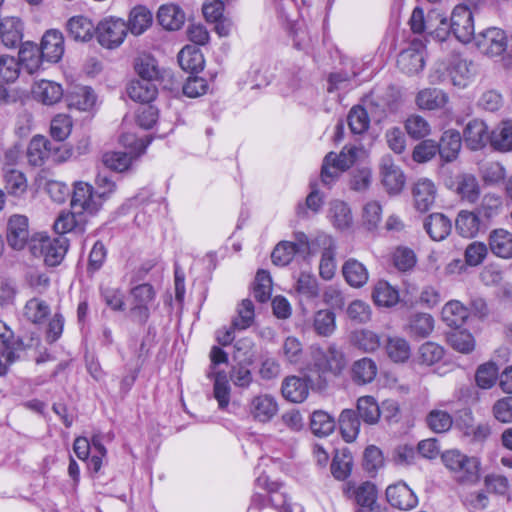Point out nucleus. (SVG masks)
Masks as SVG:
<instances>
[{
  "label": "nucleus",
  "mask_w": 512,
  "mask_h": 512,
  "mask_svg": "<svg viewBox=\"0 0 512 512\" xmlns=\"http://www.w3.org/2000/svg\"><path fill=\"white\" fill-rule=\"evenodd\" d=\"M69 247L65 236L50 237L44 233H36L31 238V252L42 257L48 266H57L64 259Z\"/></svg>",
  "instance_id": "nucleus-1"
},
{
  "label": "nucleus",
  "mask_w": 512,
  "mask_h": 512,
  "mask_svg": "<svg viewBox=\"0 0 512 512\" xmlns=\"http://www.w3.org/2000/svg\"><path fill=\"white\" fill-rule=\"evenodd\" d=\"M313 366L320 377L326 375L339 376L347 366L345 353L334 343L326 349L314 348L312 351Z\"/></svg>",
  "instance_id": "nucleus-2"
},
{
  "label": "nucleus",
  "mask_w": 512,
  "mask_h": 512,
  "mask_svg": "<svg viewBox=\"0 0 512 512\" xmlns=\"http://www.w3.org/2000/svg\"><path fill=\"white\" fill-rule=\"evenodd\" d=\"M442 461L460 482L474 483L479 478V462L474 457H468L458 450H448L442 454Z\"/></svg>",
  "instance_id": "nucleus-3"
},
{
  "label": "nucleus",
  "mask_w": 512,
  "mask_h": 512,
  "mask_svg": "<svg viewBox=\"0 0 512 512\" xmlns=\"http://www.w3.org/2000/svg\"><path fill=\"white\" fill-rule=\"evenodd\" d=\"M128 27L121 18L106 17L96 26V35L101 46L108 49L119 47L126 38Z\"/></svg>",
  "instance_id": "nucleus-4"
},
{
  "label": "nucleus",
  "mask_w": 512,
  "mask_h": 512,
  "mask_svg": "<svg viewBox=\"0 0 512 512\" xmlns=\"http://www.w3.org/2000/svg\"><path fill=\"white\" fill-rule=\"evenodd\" d=\"M155 296L154 288L147 283L140 284L131 289L130 313L136 322L145 324L148 321Z\"/></svg>",
  "instance_id": "nucleus-5"
},
{
  "label": "nucleus",
  "mask_w": 512,
  "mask_h": 512,
  "mask_svg": "<svg viewBox=\"0 0 512 512\" xmlns=\"http://www.w3.org/2000/svg\"><path fill=\"white\" fill-rule=\"evenodd\" d=\"M451 33L461 43H469L475 36L473 13L465 5L456 6L448 22Z\"/></svg>",
  "instance_id": "nucleus-6"
},
{
  "label": "nucleus",
  "mask_w": 512,
  "mask_h": 512,
  "mask_svg": "<svg viewBox=\"0 0 512 512\" xmlns=\"http://www.w3.org/2000/svg\"><path fill=\"white\" fill-rule=\"evenodd\" d=\"M478 50L489 57L502 55L507 49L506 33L497 27H490L473 38Z\"/></svg>",
  "instance_id": "nucleus-7"
},
{
  "label": "nucleus",
  "mask_w": 512,
  "mask_h": 512,
  "mask_svg": "<svg viewBox=\"0 0 512 512\" xmlns=\"http://www.w3.org/2000/svg\"><path fill=\"white\" fill-rule=\"evenodd\" d=\"M309 249L308 237L303 232L294 234V241L279 242L271 254L272 262L277 266H286L298 253H305Z\"/></svg>",
  "instance_id": "nucleus-8"
},
{
  "label": "nucleus",
  "mask_w": 512,
  "mask_h": 512,
  "mask_svg": "<svg viewBox=\"0 0 512 512\" xmlns=\"http://www.w3.org/2000/svg\"><path fill=\"white\" fill-rule=\"evenodd\" d=\"M71 206L78 210L79 214L82 212L94 214L102 207V201L99 200L96 191L94 192L90 184L79 181L74 185Z\"/></svg>",
  "instance_id": "nucleus-9"
},
{
  "label": "nucleus",
  "mask_w": 512,
  "mask_h": 512,
  "mask_svg": "<svg viewBox=\"0 0 512 512\" xmlns=\"http://www.w3.org/2000/svg\"><path fill=\"white\" fill-rule=\"evenodd\" d=\"M6 238L14 250H22L31 241L29 220L25 215L14 214L9 217Z\"/></svg>",
  "instance_id": "nucleus-10"
},
{
  "label": "nucleus",
  "mask_w": 512,
  "mask_h": 512,
  "mask_svg": "<svg viewBox=\"0 0 512 512\" xmlns=\"http://www.w3.org/2000/svg\"><path fill=\"white\" fill-rule=\"evenodd\" d=\"M413 205L421 213L429 211L437 197V187L435 183L428 178H419L411 188Z\"/></svg>",
  "instance_id": "nucleus-11"
},
{
  "label": "nucleus",
  "mask_w": 512,
  "mask_h": 512,
  "mask_svg": "<svg viewBox=\"0 0 512 512\" xmlns=\"http://www.w3.org/2000/svg\"><path fill=\"white\" fill-rule=\"evenodd\" d=\"M344 495L352 500L358 508L368 507L377 500V489L369 481L356 483L348 481L343 488Z\"/></svg>",
  "instance_id": "nucleus-12"
},
{
  "label": "nucleus",
  "mask_w": 512,
  "mask_h": 512,
  "mask_svg": "<svg viewBox=\"0 0 512 512\" xmlns=\"http://www.w3.org/2000/svg\"><path fill=\"white\" fill-rule=\"evenodd\" d=\"M382 184L389 194L395 195L402 191L405 185V176L390 156H384L380 163Z\"/></svg>",
  "instance_id": "nucleus-13"
},
{
  "label": "nucleus",
  "mask_w": 512,
  "mask_h": 512,
  "mask_svg": "<svg viewBox=\"0 0 512 512\" xmlns=\"http://www.w3.org/2000/svg\"><path fill=\"white\" fill-rule=\"evenodd\" d=\"M424 46L421 41H413L397 59L399 69L409 75L417 74L424 67Z\"/></svg>",
  "instance_id": "nucleus-14"
},
{
  "label": "nucleus",
  "mask_w": 512,
  "mask_h": 512,
  "mask_svg": "<svg viewBox=\"0 0 512 512\" xmlns=\"http://www.w3.org/2000/svg\"><path fill=\"white\" fill-rule=\"evenodd\" d=\"M278 403L270 394H260L253 397L249 403V413L252 418L261 423L270 422L278 413Z\"/></svg>",
  "instance_id": "nucleus-15"
},
{
  "label": "nucleus",
  "mask_w": 512,
  "mask_h": 512,
  "mask_svg": "<svg viewBox=\"0 0 512 512\" xmlns=\"http://www.w3.org/2000/svg\"><path fill=\"white\" fill-rule=\"evenodd\" d=\"M447 72L451 83L459 88L466 87L474 76L472 62L463 59L459 55H453L451 57Z\"/></svg>",
  "instance_id": "nucleus-16"
},
{
  "label": "nucleus",
  "mask_w": 512,
  "mask_h": 512,
  "mask_svg": "<svg viewBox=\"0 0 512 512\" xmlns=\"http://www.w3.org/2000/svg\"><path fill=\"white\" fill-rule=\"evenodd\" d=\"M43 59L57 63L64 54V38L56 29L48 30L42 37L40 48Z\"/></svg>",
  "instance_id": "nucleus-17"
},
{
  "label": "nucleus",
  "mask_w": 512,
  "mask_h": 512,
  "mask_svg": "<svg viewBox=\"0 0 512 512\" xmlns=\"http://www.w3.org/2000/svg\"><path fill=\"white\" fill-rule=\"evenodd\" d=\"M56 148L43 136H35L32 138L28 145L27 157L28 161L33 166H40L49 157H53L55 161H63L64 158L56 156V152H52Z\"/></svg>",
  "instance_id": "nucleus-18"
},
{
  "label": "nucleus",
  "mask_w": 512,
  "mask_h": 512,
  "mask_svg": "<svg viewBox=\"0 0 512 512\" xmlns=\"http://www.w3.org/2000/svg\"><path fill=\"white\" fill-rule=\"evenodd\" d=\"M491 253L501 259H512V232L504 228L493 229L488 236Z\"/></svg>",
  "instance_id": "nucleus-19"
},
{
  "label": "nucleus",
  "mask_w": 512,
  "mask_h": 512,
  "mask_svg": "<svg viewBox=\"0 0 512 512\" xmlns=\"http://www.w3.org/2000/svg\"><path fill=\"white\" fill-rule=\"evenodd\" d=\"M386 497L393 507L401 510H410L418 503L416 495L405 483L388 486Z\"/></svg>",
  "instance_id": "nucleus-20"
},
{
  "label": "nucleus",
  "mask_w": 512,
  "mask_h": 512,
  "mask_svg": "<svg viewBox=\"0 0 512 512\" xmlns=\"http://www.w3.org/2000/svg\"><path fill=\"white\" fill-rule=\"evenodd\" d=\"M455 228L462 237L474 238L486 225L477 212L461 210L456 217Z\"/></svg>",
  "instance_id": "nucleus-21"
},
{
  "label": "nucleus",
  "mask_w": 512,
  "mask_h": 512,
  "mask_svg": "<svg viewBox=\"0 0 512 512\" xmlns=\"http://www.w3.org/2000/svg\"><path fill=\"white\" fill-rule=\"evenodd\" d=\"M256 486L267 490L271 494L270 501L280 512H294L296 508H299L291 503L290 498L285 493L279 491L280 484L270 482L267 476L260 475L256 479Z\"/></svg>",
  "instance_id": "nucleus-22"
},
{
  "label": "nucleus",
  "mask_w": 512,
  "mask_h": 512,
  "mask_svg": "<svg viewBox=\"0 0 512 512\" xmlns=\"http://www.w3.org/2000/svg\"><path fill=\"white\" fill-rule=\"evenodd\" d=\"M490 135L487 125L479 119L471 120L463 132L467 147L475 151L483 148L490 141Z\"/></svg>",
  "instance_id": "nucleus-23"
},
{
  "label": "nucleus",
  "mask_w": 512,
  "mask_h": 512,
  "mask_svg": "<svg viewBox=\"0 0 512 512\" xmlns=\"http://www.w3.org/2000/svg\"><path fill=\"white\" fill-rule=\"evenodd\" d=\"M306 326L320 337H330L336 330V315L329 309L316 311Z\"/></svg>",
  "instance_id": "nucleus-24"
},
{
  "label": "nucleus",
  "mask_w": 512,
  "mask_h": 512,
  "mask_svg": "<svg viewBox=\"0 0 512 512\" xmlns=\"http://www.w3.org/2000/svg\"><path fill=\"white\" fill-rule=\"evenodd\" d=\"M328 219L333 227L339 231H346L353 225V215L350 207L340 200L330 202Z\"/></svg>",
  "instance_id": "nucleus-25"
},
{
  "label": "nucleus",
  "mask_w": 512,
  "mask_h": 512,
  "mask_svg": "<svg viewBox=\"0 0 512 512\" xmlns=\"http://www.w3.org/2000/svg\"><path fill=\"white\" fill-rule=\"evenodd\" d=\"M282 394L291 402H303L309 395V380L298 376L286 377L282 383Z\"/></svg>",
  "instance_id": "nucleus-26"
},
{
  "label": "nucleus",
  "mask_w": 512,
  "mask_h": 512,
  "mask_svg": "<svg viewBox=\"0 0 512 512\" xmlns=\"http://www.w3.org/2000/svg\"><path fill=\"white\" fill-rule=\"evenodd\" d=\"M96 99L94 91L88 86H75L66 97L68 106L79 111H91L95 107Z\"/></svg>",
  "instance_id": "nucleus-27"
},
{
  "label": "nucleus",
  "mask_w": 512,
  "mask_h": 512,
  "mask_svg": "<svg viewBox=\"0 0 512 512\" xmlns=\"http://www.w3.org/2000/svg\"><path fill=\"white\" fill-rule=\"evenodd\" d=\"M455 193L468 203H475L480 197V185L473 174H459L455 180Z\"/></svg>",
  "instance_id": "nucleus-28"
},
{
  "label": "nucleus",
  "mask_w": 512,
  "mask_h": 512,
  "mask_svg": "<svg viewBox=\"0 0 512 512\" xmlns=\"http://www.w3.org/2000/svg\"><path fill=\"white\" fill-rule=\"evenodd\" d=\"M345 281L354 288L363 287L369 279L366 266L355 258L347 259L342 266Z\"/></svg>",
  "instance_id": "nucleus-29"
},
{
  "label": "nucleus",
  "mask_w": 512,
  "mask_h": 512,
  "mask_svg": "<svg viewBox=\"0 0 512 512\" xmlns=\"http://www.w3.org/2000/svg\"><path fill=\"white\" fill-rule=\"evenodd\" d=\"M32 93L37 101L45 105L56 104L63 97V89L61 85L49 80H40L39 82H36L32 88Z\"/></svg>",
  "instance_id": "nucleus-30"
},
{
  "label": "nucleus",
  "mask_w": 512,
  "mask_h": 512,
  "mask_svg": "<svg viewBox=\"0 0 512 512\" xmlns=\"http://www.w3.org/2000/svg\"><path fill=\"white\" fill-rule=\"evenodd\" d=\"M207 377L213 381V397L218 403V408L226 410L231 399V386L226 372H207Z\"/></svg>",
  "instance_id": "nucleus-31"
},
{
  "label": "nucleus",
  "mask_w": 512,
  "mask_h": 512,
  "mask_svg": "<svg viewBox=\"0 0 512 512\" xmlns=\"http://www.w3.org/2000/svg\"><path fill=\"white\" fill-rule=\"evenodd\" d=\"M3 183L7 194L15 198H22L28 189V181L25 174L14 168L4 169Z\"/></svg>",
  "instance_id": "nucleus-32"
},
{
  "label": "nucleus",
  "mask_w": 512,
  "mask_h": 512,
  "mask_svg": "<svg viewBox=\"0 0 512 512\" xmlns=\"http://www.w3.org/2000/svg\"><path fill=\"white\" fill-rule=\"evenodd\" d=\"M438 152L445 162H453L457 159L462 147L461 135L456 130H447L443 133Z\"/></svg>",
  "instance_id": "nucleus-33"
},
{
  "label": "nucleus",
  "mask_w": 512,
  "mask_h": 512,
  "mask_svg": "<svg viewBox=\"0 0 512 512\" xmlns=\"http://www.w3.org/2000/svg\"><path fill=\"white\" fill-rule=\"evenodd\" d=\"M351 345L365 353L375 352L381 346V337L369 329H356L350 333Z\"/></svg>",
  "instance_id": "nucleus-34"
},
{
  "label": "nucleus",
  "mask_w": 512,
  "mask_h": 512,
  "mask_svg": "<svg viewBox=\"0 0 512 512\" xmlns=\"http://www.w3.org/2000/svg\"><path fill=\"white\" fill-rule=\"evenodd\" d=\"M451 221L441 213L430 214L424 221V229L434 241L444 240L451 232Z\"/></svg>",
  "instance_id": "nucleus-35"
},
{
  "label": "nucleus",
  "mask_w": 512,
  "mask_h": 512,
  "mask_svg": "<svg viewBox=\"0 0 512 512\" xmlns=\"http://www.w3.org/2000/svg\"><path fill=\"white\" fill-rule=\"evenodd\" d=\"M22 31L23 26L19 18L6 17L0 20V36L6 47L17 46L22 40Z\"/></svg>",
  "instance_id": "nucleus-36"
},
{
  "label": "nucleus",
  "mask_w": 512,
  "mask_h": 512,
  "mask_svg": "<svg viewBox=\"0 0 512 512\" xmlns=\"http://www.w3.org/2000/svg\"><path fill=\"white\" fill-rule=\"evenodd\" d=\"M159 24L166 30H178L185 21V13L175 4L162 5L157 13Z\"/></svg>",
  "instance_id": "nucleus-37"
},
{
  "label": "nucleus",
  "mask_w": 512,
  "mask_h": 512,
  "mask_svg": "<svg viewBox=\"0 0 512 512\" xmlns=\"http://www.w3.org/2000/svg\"><path fill=\"white\" fill-rule=\"evenodd\" d=\"M42 55L39 47L31 42L22 44L19 50V66L29 73L34 74L41 69L42 66Z\"/></svg>",
  "instance_id": "nucleus-38"
},
{
  "label": "nucleus",
  "mask_w": 512,
  "mask_h": 512,
  "mask_svg": "<svg viewBox=\"0 0 512 512\" xmlns=\"http://www.w3.org/2000/svg\"><path fill=\"white\" fill-rule=\"evenodd\" d=\"M338 424L344 441L347 443L354 442L360 432V420L356 412L352 409L342 410Z\"/></svg>",
  "instance_id": "nucleus-39"
},
{
  "label": "nucleus",
  "mask_w": 512,
  "mask_h": 512,
  "mask_svg": "<svg viewBox=\"0 0 512 512\" xmlns=\"http://www.w3.org/2000/svg\"><path fill=\"white\" fill-rule=\"evenodd\" d=\"M378 372L377 364L371 358L364 357L355 361L351 368L352 380L360 385L371 383Z\"/></svg>",
  "instance_id": "nucleus-40"
},
{
  "label": "nucleus",
  "mask_w": 512,
  "mask_h": 512,
  "mask_svg": "<svg viewBox=\"0 0 512 512\" xmlns=\"http://www.w3.org/2000/svg\"><path fill=\"white\" fill-rule=\"evenodd\" d=\"M69 35L77 40L86 42L96 34V27L93 22L84 16L72 17L67 23Z\"/></svg>",
  "instance_id": "nucleus-41"
},
{
  "label": "nucleus",
  "mask_w": 512,
  "mask_h": 512,
  "mask_svg": "<svg viewBox=\"0 0 512 512\" xmlns=\"http://www.w3.org/2000/svg\"><path fill=\"white\" fill-rule=\"evenodd\" d=\"M127 94L133 101L150 103L156 98L157 88L153 82L143 79L133 80L127 87Z\"/></svg>",
  "instance_id": "nucleus-42"
},
{
  "label": "nucleus",
  "mask_w": 512,
  "mask_h": 512,
  "mask_svg": "<svg viewBox=\"0 0 512 512\" xmlns=\"http://www.w3.org/2000/svg\"><path fill=\"white\" fill-rule=\"evenodd\" d=\"M434 329V319L427 313L413 314L408 321L406 331L413 337H428Z\"/></svg>",
  "instance_id": "nucleus-43"
},
{
  "label": "nucleus",
  "mask_w": 512,
  "mask_h": 512,
  "mask_svg": "<svg viewBox=\"0 0 512 512\" xmlns=\"http://www.w3.org/2000/svg\"><path fill=\"white\" fill-rule=\"evenodd\" d=\"M490 143L501 152L512 151V121H502L490 135Z\"/></svg>",
  "instance_id": "nucleus-44"
},
{
  "label": "nucleus",
  "mask_w": 512,
  "mask_h": 512,
  "mask_svg": "<svg viewBox=\"0 0 512 512\" xmlns=\"http://www.w3.org/2000/svg\"><path fill=\"white\" fill-rule=\"evenodd\" d=\"M336 427L334 417L323 410H316L311 414L310 429L317 437H327Z\"/></svg>",
  "instance_id": "nucleus-45"
},
{
  "label": "nucleus",
  "mask_w": 512,
  "mask_h": 512,
  "mask_svg": "<svg viewBox=\"0 0 512 512\" xmlns=\"http://www.w3.org/2000/svg\"><path fill=\"white\" fill-rule=\"evenodd\" d=\"M468 315V309L457 300L449 301L442 309V319L450 327L462 326Z\"/></svg>",
  "instance_id": "nucleus-46"
},
{
  "label": "nucleus",
  "mask_w": 512,
  "mask_h": 512,
  "mask_svg": "<svg viewBox=\"0 0 512 512\" xmlns=\"http://www.w3.org/2000/svg\"><path fill=\"white\" fill-rule=\"evenodd\" d=\"M178 62L183 70L197 72L203 68L204 58L197 47L187 45L179 52Z\"/></svg>",
  "instance_id": "nucleus-47"
},
{
  "label": "nucleus",
  "mask_w": 512,
  "mask_h": 512,
  "mask_svg": "<svg viewBox=\"0 0 512 512\" xmlns=\"http://www.w3.org/2000/svg\"><path fill=\"white\" fill-rule=\"evenodd\" d=\"M502 210V199L495 194H485L482 198L481 204L478 206L476 212L485 225L489 224L496 218Z\"/></svg>",
  "instance_id": "nucleus-48"
},
{
  "label": "nucleus",
  "mask_w": 512,
  "mask_h": 512,
  "mask_svg": "<svg viewBox=\"0 0 512 512\" xmlns=\"http://www.w3.org/2000/svg\"><path fill=\"white\" fill-rule=\"evenodd\" d=\"M357 412L362 421L368 425L376 424L381 416L380 408L372 396H362L357 400Z\"/></svg>",
  "instance_id": "nucleus-49"
},
{
  "label": "nucleus",
  "mask_w": 512,
  "mask_h": 512,
  "mask_svg": "<svg viewBox=\"0 0 512 512\" xmlns=\"http://www.w3.org/2000/svg\"><path fill=\"white\" fill-rule=\"evenodd\" d=\"M385 348L388 357L395 363L406 362L411 356L410 344L402 337H389Z\"/></svg>",
  "instance_id": "nucleus-50"
},
{
  "label": "nucleus",
  "mask_w": 512,
  "mask_h": 512,
  "mask_svg": "<svg viewBox=\"0 0 512 512\" xmlns=\"http://www.w3.org/2000/svg\"><path fill=\"white\" fill-rule=\"evenodd\" d=\"M447 95L439 89H424L417 95L416 102L419 108L435 110L445 106Z\"/></svg>",
  "instance_id": "nucleus-51"
},
{
  "label": "nucleus",
  "mask_w": 512,
  "mask_h": 512,
  "mask_svg": "<svg viewBox=\"0 0 512 512\" xmlns=\"http://www.w3.org/2000/svg\"><path fill=\"white\" fill-rule=\"evenodd\" d=\"M152 24V14L144 6L134 7L129 16V26H127L130 32L134 35H141L144 33Z\"/></svg>",
  "instance_id": "nucleus-52"
},
{
  "label": "nucleus",
  "mask_w": 512,
  "mask_h": 512,
  "mask_svg": "<svg viewBox=\"0 0 512 512\" xmlns=\"http://www.w3.org/2000/svg\"><path fill=\"white\" fill-rule=\"evenodd\" d=\"M444 349L435 342L423 343L417 351L416 362L424 366H432L444 357Z\"/></svg>",
  "instance_id": "nucleus-53"
},
{
  "label": "nucleus",
  "mask_w": 512,
  "mask_h": 512,
  "mask_svg": "<svg viewBox=\"0 0 512 512\" xmlns=\"http://www.w3.org/2000/svg\"><path fill=\"white\" fill-rule=\"evenodd\" d=\"M82 216L76 212L63 211L61 212L54 222V230L59 236L72 232L75 229L82 230Z\"/></svg>",
  "instance_id": "nucleus-54"
},
{
  "label": "nucleus",
  "mask_w": 512,
  "mask_h": 512,
  "mask_svg": "<svg viewBox=\"0 0 512 512\" xmlns=\"http://www.w3.org/2000/svg\"><path fill=\"white\" fill-rule=\"evenodd\" d=\"M373 299L376 305L392 307L399 301L398 291L386 281H379L373 290Z\"/></svg>",
  "instance_id": "nucleus-55"
},
{
  "label": "nucleus",
  "mask_w": 512,
  "mask_h": 512,
  "mask_svg": "<svg viewBox=\"0 0 512 512\" xmlns=\"http://www.w3.org/2000/svg\"><path fill=\"white\" fill-rule=\"evenodd\" d=\"M353 457L346 450L338 451L333 457L331 463V473L337 480H345L352 471Z\"/></svg>",
  "instance_id": "nucleus-56"
},
{
  "label": "nucleus",
  "mask_w": 512,
  "mask_h": 512,
  "mask_svg": "<svg viewBox=\"0 0 512 512\" xmlns=\"http://www.w3.org/2000/svg\"><path fill=\"white\" fill-rule=\"evenodd\" d=\"M134 68L141 79L153 82L159 77V69L155 58L150 55H140L135 59Z\"/></svg>",
  "instance_id": "nucleus-57"
},
{
  "label": "nucleus",
  "mask_w": 512,
  "mask_h": 512,
  "mask_svg": "<svg viewBox=\"0 0 512 512\" xmlns=\"http://www.w3.org/2000/svg\"><path fill=\"white\" fill-rule=\"evenodd\" d=\"M50 313V308L45 301L32 298L24 306L23 316L31 323L38 324L46 319Z\"/></svg>",
  "instance_id": "nucleus-58"
},
{
  "label": "nucleus",
  "mask_w": 512,
  "mask_h": 512,
  "mask_svg": "<svg viewBox=\"0 0 512 512\" xmlns=\"http://www.w3.org/2000/svg\"><path fill=\"white\" fill-rule=\"evenodd\" d=\"M136 157L132 152L112 151L103 155V163L113 171L123 172L131 166L133 159Z\"/></svg>",
  "instance_id": "nucleus-59"
},
{
  "label": "nucleus",
  "mask_w": 512,
  "mask_h": 512,
  "mask_svg": "<svg viewBox=\"0 0 512 512\" xmlns=\"http://www.w3.org/2000/svg\"><path fill=\"white\" fill-rule=\"evenodd\" d=\"M499 377V369L495 363L488 362L480 365L475 374V381L479 388H492Z\"/></svg>",
  "instance_id": "nucleus-60"
},
{
  "label": "nucleus",
  "mask_w": 512,
  "mask_h": 512,
  "mask_svg": "<svg viewBox=\"0 0 512 512\" xmlns=\"http://www.w3.org/2000/svg\"><path fill=\"white\" fill-rule=\"evenodd\" d=\"M73 128V120L68 114L55 115L50 123V135L56 141H64Z\"/></svg>",
  "instance_id": "nucleus-61"
},
{
  "label": "nucleus",
  "mask_w": 512,
  "mask_h": 512,
  "mask_svg": "<svg viewBox=\"0 0 512 512\" xmlns=\"http://www.w3.org/2000/svg\"><path fill=\"white\" fill-rule=\"evenodd\" d=\"M328 240L329 246L323 250L319 264V274L324 280H331L334 277L336 271V247L334 241L331 238Z\"/></svg>",
  "instance_id": "nucleus-62"
},
{
  "label": "nucleus",
  "mask_w": 512,
  "mask_h": 512,
  "mask_svg": "<svg viewBox=\"0 0 512 512\" xmlns=\"http://www.w3.org/2000/svg\"><path fill=\"white\" fill-rule=\"evenodd\" d=\"M407 134L413 139H422L430 134L431 128L428 121L420 115H410L404 123Z\"/></svg>",
  "instance_id": "nucleus-63"
},
{
  "label": "nucleus",
  "mask_w": 512,
  "mask_h": 512,
  "mask_svg": "<svg viewBox=\"0 0 512 512\" xmlns=\"http://www.w3.org/2000/svg\"><path fill=\"white\" fill-rule=\"evenodd\" d=\"M348 125L354 134H362L368 130L370 118L367 111L361 106H354L348 114Z\"/></svg>",
  "instance_id": "nucleus-64"
}]
</instances>
